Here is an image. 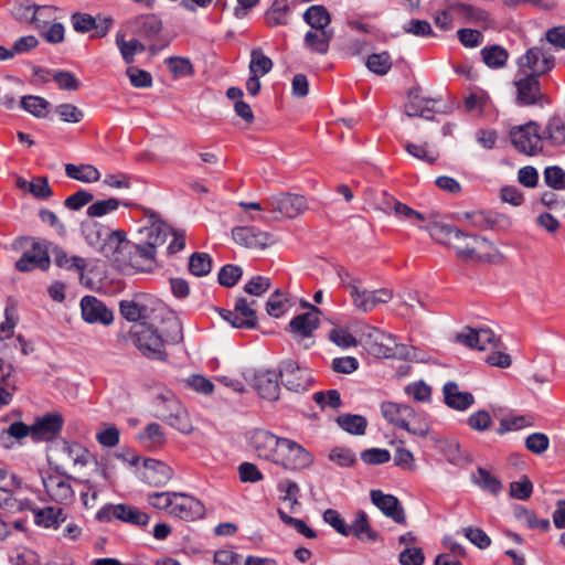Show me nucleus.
Segmentation results:
<instances>
[{
    "mask_svg": "<svg viewBox=\"0 0 565 565\" xmlns=\"http://www.w3.org/2000/svg\"><path fill=\"white\" fill-rule=\"evenodd\" d=\"M451 247L463 262L495 263L501 258L498 248L486 237L462 231L455 236Z\"/></svg>",
    "mask_w": 565,
    "mask_h": 565,
    "instance_id": "obj_1",
    "label": "nucleus"
},
{
    "mask_svg": "<svg viewBox=\"0 0 565 565\" xmlns=\"http://www.w3.org/2000/svg\"><path fill=\"white\" fill-rule=\"evenodd\" d=\"M129 335L145 356L159 361L167 359L162 335L147 322L140 321L132 326Z\"/></svg>",
    "mask_w": 565,
    "mask_h": 565,
    "instance_id": "obj_2",
    "label": "nucleus"
},
{
    "mask_svg": "<svg viewBox=\"0 0 565 565\" xmlns=\"http://www.w3.org/2000/svg\"><path fill=\"white\" fill-rule=\"evenodd\" d=\"M89 452L77 443L70 444L61 439L52 444L49 448L47 460L56 472L65 470V466L72 462L74 466L84 467L88 462Z\"/></svg>",
    "mask_w": 565,
    "mask_h": 565,
    "instance_id": "obj_3",
    "label": "nucleus"
},
{
    "mask_svg": "<svg viewBox=\"0 0 565 565\" xmlns=\"http://www.w3.org/2000/svg\"><path fill=\"white\" fill-rule=\"evenodd\" d=\"M540 125L530 120L523 125L514 126L510 130L511 143L520 152L529 157L537 156L543 151V135L539 134Z\"/></svg>",
    "mask_w": 565,
    "mask_h": 565,
    "instance_id": "obj_4",
    "label": "nucleus"
},
{
    "mask_svg": "<svg viewBox=\"0 0 565 565\" xmlns=\"http://www.w3.org/2000/svg\"><path fill=\"white\" fill-rule=\"evenodd\" d=\"M134 247L135 243L127 239L126 233L117 230L109 234L102 252L117 267L126 268L136 266L132 257Z\"/></svg>",
    "mask_w": 565,
    "mask_h": 565,
    "instance_id": "obj_5",
    "label": "nucleus"
},
{
    "mask_svg": "<svg viewBox=\"0 0 565 565\" xmlns=\"http://www.w3.org/2000/svg\"><path fill=\"white\" fill-rule=\"evenodd\" d=\"M369 337L371 339L369 343V350L373 355L377 358L401 360H408L413 358L411 350L414 349L398 343L396 338L390 333L374 329Z\"/></svg>",
    "mask_w": 565,
    "mask_h": 565,
    "instance_id": "obj_6",
    "label": "nucleus"
},
{
    "mask_svg": "<svg viewBox=\"0 0 565 565\" xmlns=\"http://www.w3.org/2000/svg\"><path fill=\"white\" fill-rule=\"evenodd\" d=\"M273 462L280 465L286 470L296 471L310 467L313 462V457L301 445L291 439L284 438Z\"/></svg>",
    "mask_w": 565,
    "mask_h": 565,
    "instance_id": "obj_7",
    "label": "nucleus"
},
{
    "mask_svg": "<svg viewBox=\"0 0 565 565\" xmlns=\"http://www.w3.org/2000/svg\"><path fill=\"white\" fill-rule=\"evenodd\" d=\"M360 279H352L348 282V289L352 298L353 306L361 312L372 311L377 305L386 303L393 298V291L387 288L376 290L361 289Z\"/></svg>",
    "mask_w": 565,
    "mask_h": 565,
    "instance_id": "obj_8",
    "label": "nucleus"
},
{
    "mask_svg": "<svg viewBox=\"0 0 565 565\" xmlns=\"http://www.w3.org/2000/svg\"><path fill=\"white\" fill-rule=\"evenodd\" d=\"M113 518L141 527L147 526L150 521L147 513L140 511L137 507L124 503L106 504L96 513V519L100 522H109Z\"/></svg>",
    "mask_w": 565,
    "mask_h": 565,
    "instance_id": "obj_9",
    "label": "nucleus"
},
{
    "mask_svg": "<svg viewBox=\"0 0 565 565\" xmlns=\"http://www.w3.org/2000/svg\"><path fill=\"white\" fill-rule=\"evenodd\" d=\"M264 202L271 207V212L287 218H295L308 209L307 199L303 195L289 192L273 194Z\"/></svg>",
    "mask_w": 565,
    "mask_h": 565,
    "instance_id": "obj_10",
    "label": "nucleus"
},
{
    "mask_svg": "<svg viewBox=\"0 0 565 565\" xmlns=\"http://www.w3.org/2000/svg\"><path fill=\"white\" fill-rule=\"evenodd\" d=\"M515 104L520 107H543L550 100L543 94L541 83L535 75H526L514 82Z\"/></svg>",
    "mask_w": 565,
    "mask_h": 565,
    "instance_id": "obj_11",
    "label": "nucleus"
},
{
    "mask_svg": "<svg viewBox=\"0 0 565 565\" xmlns=\"http://www.w3.org/2000/svg\"><path fill=\"white\" fill-rule=\"evenodd\" d=\"M77 479L71 477L65 470H61L56 473H50L42 477V482L45 488L47 495L56 503L67 504L74 500L75 493L70 483V480Z\"/></svg>",
    "mask_w": 565,
    "mask_h": 565,
    "instance_id": "obj_12",
    "label": "nucleus"
},
{
    "mask_svg": "<svg viewBox=\"0 0 565 565\" xmlns=\"http://www.w3.org/2000/svg\"><path fill=\"white\" fill-rule=\"evenodd\" d=\"M49 245L45 241H33L30 249H26L17 260L15 268L26 273L35 268L46 270L50 267Z\"/></svg>",
    "mask_w": 565,
    "mask_h": 565,
    "instance_id": "obj_13",
    "label": "nucleus"
},
{
    "mask_svg": "<svg viewBox=\"0 0 565 565\" xmlns=\"http://www.w3.org/2000/svg\"><path fill=\"white\" fill-rule=\"evenodd\" d=\"M235 243L249 249H264L276 241L273 234L255 226H237L232 231Z\"/></svg>",
    "mask_w": 565,
    "mask_h": 565,
    "instance_id": "obj_14",
    "label": "nucleus"
},
{
    "mask_svg": "<svg viewBox=\"0 0 565 565\" xmlns=\"http://www.w3.org/2000/svg\"><path fill=\"white\" fill-rule=\"evenodd\" d=\"M173 498L175 500H173L169 514L185 521H193L204 516L205 507L199 499L183 492H173Z\"/></svg>",
    "mask_w": 565,
    "mask_h": 565,
    "instance_id": "obj_15",
    "label": "nucleus"
},
{
    "mask_svg": "<svg viewBox=\"0 0 565 565\" xmlns=\"http://www.w3.org/2000/svg\"><path fill=\"white\" fill-rule=\"evenodd\" d=\"M279 376L287 390L294 392L306 391L310 383V373L301 369L295 361L285 360L280 364Z\"/></svg>",
    "mask_w": 565,
    "mask_h": 565,
    "instance_id": "obj_16",
    "label": "nucleus"
},
{
    "mask_svg": "<svg viewBox=\"0 0 565 565\" xmlns=\"http://www.w3.org/2000/svg\"><path fill=\"white\" fill-rule=\"evenodd\" d=\"M518 64L520 68L531 71L529 75H535V77L550 72L555 65L554 56L539 46L529 49L526 53L519 58Z\"/></svg>",
    "mask_w": 565,
    "mask_h": 565,
    "instance_id": "obj_17",
    "label": "nucleus"
},
{
    "mask_svg": "<svg viewBox=\"0 0 565 565\" xmlns=\"http://www.w3.org/2000/svg\"><path fill=\"white\" fill-rule=\"evenodd\" d=\"M282 439L267 430L254 429L249 435L248 443L259 458L273 462Z\"/></svg>",
    "mask_w": 565,
    "mask_h": 565,
    "instance_id": "obj_18",
    "label": "nucleus"
},
{
    "mask_svg": "<svg viewBox=\"0 0 565 565\" xmlns=\"http://www.w3.org/2000/svg\"><path fill=\"white\" fill-rule=\"evenodd\" d=\"M71 22L74 30L78 33H87L94 31L92 38H104L110 30L113 19L104 18L97 20L88 13L76 12L72 14Z\"/></svg>",
    "mask_w": 565,
    "mask_h": 565,
    "instance_id": "obj_19",
    "label": "nucleus"
},
{
    "mask_svg": "<svg viewBox=\"0 0 565 565\" xmlns=\"http://www.w3.org/2000/svg\"><path fill=\"white\" fill-rule=\"evenodd\" d=\"M303 307L308 308L309 311L298 315L289 322V331L296 339H305L312 334V332L319 327V315L320 309L308 302L303 303Z\"/></svg>",
    "mask_w": 565,
    "mask_h": 565,
    "instance_id": "obj_20",
    "label": "nucleus"
},
{
    "mask_svg": "<svg viewBox=\"0 0 565 565\" xmlns=\"http://www.w3.org/2000/svg\"><path fill=\"white\" fill-rule=\"evenodd\" d=\"M372 503L387 518L399 524L406 522L404 509L399 500L393 494H385L381 490H371Z\"/></svg>",
    "mask_w": 565,
    "mask_h": 565,
    "instance_id": "obj_21",
    "label": "nucleus"
},
{
    "mask_svg": "<svg viewBox=\"0 0 565 565\" xmlns=\"http://www.w3.org/2000/svg\"><path fill=\"white\" fill-rule=\"evenodd\" d=\"M82 317L88 323L110 324L114 320L113 312L103 301L94 296H85L81 300Z\"/></svg>",
    "mask_w": 565,
    "mask_h": 565,
    "instance_id": "obj_22",
    "label": "nucleus"
},
{
    "mask_svg": "<svg viewBox=\"0 0 565 565\" xmlns=\"http://www.w3.org/2000/svg\"><path fill=\"white\" fill-rule=\"evenodd\" d=\"M150 224L140 230V235L148 244L156 249L166 244L168 237L172 234V228L161 221L157 213L147 211Z\"/></svg>",
    "mask_w": 565,
    "mask_h": 565,
    "instance_id": "obj_23",
    "label": "nucleus"
},
{
    "mask_svg": "<svg viewBox=\"0 0 565 565\" xmlns=\"http://www.w3.org/2000/svg\"><path fill=\"white\" fill-rule=\"evenodd\" d=\"M276 372L266 370L254 375L253 385L260 397L276 401L279 397V382Z\"/></svg>",
    "mask_w": 565,
    "mask_h": 565,
    "instance_id": "obj_24",
    "label": "nucleus"
},
{
    "mask_svg": "<svg viewBox=\"0 0 565 565\" xmlns=\"http://www.w3.org/2000/svg\"><path fill=\"white\" fill-rule=\"evenodd\" d=\"M63 427V417L57 413L46 414L38 418L32 425V437L34 439L50 440Z\"/></svg>",
    "mask_w": 565,
    "mask_h": 565,
    "instance_id": "obj_25",
    "label": "nucleus"
},
{
    "mask_svg": "<svg viewBox=\"0 0 565 565\" xmlns=\"http://www.w3.org/2000/svg\"><path fill=\"white\" fill-rule=\"evenodd\" d=\"M51 11L50 7H40L29 3H17L12 9V14L21 23H31L35 29L41 30L49 21L40 19L45 12Z\"/></svg>",
    "mask_w": 565,
    "mask_h": 565,
    "instance_id": "obj_26",
    "label": "nucleus"
},
{
    "mask_svg": "<svg viewBox=\"0 0 565 565\" xmlns=\"http://www.w3.org/2000/svg\"><path fill=\"white\" fill-rule=\"evenodd\" d=\"M143 467V479L153 487L164 486L173 475L171 467L154 459H145Z\"/></svg>",
    "mask_w": 565,
    "mask_h": 565,
    "instance_id": "obj_27",
    "label": "nucleus"
},
{
    "mask_svg": "<svg viewBox=\"0 0 565 565\" xmlns=\"http://www.w3.org/2000/svg\"><path fill=\"white\" fill-rule=\"evenodd\" d=\"M445 404L456 411H466L475 402V397L469 392L459 391L456 382L449 381L443 387Z\"/></svg>",
    "mask_w": 565,
    "mask_h": 565,
    "instance_id": "obj_28",
    "label": "nucleus"
},
{
    "mask_svg": "<svg viewBox=\"0 0 565 565\" xmlns=\"http://www.w3.org/2000/svg\"><path fill=\"white\" fill-rule=\"evenodd\" d=\"M381 414L388 423L403 429V427H407L405 419L413 416V407L403 403L383 402Z\"/></svg>",
    "mask_w": 565,
    "mask_h": 565,
    "instance_id": "obj_29",
    "label": "nucleus"
},
{
    "mask_svg": "<svg viewBox=\"0 0 565 565\" xmlns=\"http://www.w3.org/2000/svg\"><path fill=\"white\" fill-rule=\"evenodd\" d=\"M131 32L143 39H152L162 29L161 20L153 15H140L128 22Z\"/></svg>",
    "mask_w": 565,
    "mask_h": 565,
    "instance_id": "obj_30",
    "label": "nucleus"
},
{
    "mask_svg": "<svg viewBox=\"0 0 565 565\" xmlns=\"http://www.w3.org/2000/svg\"><path fill=\"white\" fill-rule=\"evenodd\" d=\"M349 535H353L364 543H374L380 539L377 532L371 527L367 514L363 510L355 513L353 523L349 525Z\"/></svg>",
    "mask_w": 565,
    "mask_h": 565,
    "instance_id": "obj_31",
    "label": "nucleus"
},
{
    "mask_svg": "<svg viewBox=\"0 0 565 565\" xmlns=\"http://www.w3.org/2000/svg\"><path fill=\"white\" fill-rule=\"evenodd\" d=\"M154 416L181 434L189 435L193 431V424L190 419L188 411L183 405L171 414H154Z\"/></svg>",
    "mask_w": 565,
    "mask_h": 565,
    "instance_id": "obj_32",
    "label": "nucleus"
},
{
    "mask_svg": "<svg viewBox=\"0 0 565 565\" xmlns=\"http://www.w3.org/2000/svg\"><path fill=\"white\" fill-rule=\"evenodd\" d=\"M154 416L181 434L189 435L193 431V424L190 419L188 411L183 405L171 414H154Z\"/></svg>",
    "mask_w": 565,
    "mask_h": 565,
    "instance_id": "obj_33",
    "label": "nucleus"
},
{
    "mask_svg": "<svg viewBox=\"0 0 565 565\" xmlns=\"http://www.w3.org/2000/svg\"><path fill=\"white\" fill-rule=\"evenodd\" d=\"M543 139L553 146L565 143V115L555 114L548 118L543 131Z\"/></svg>",
    "mask_w": 565,
    "mask_h": 565,
    "instance_id": "obj_34",
    "label": "nucleus"
},
{
    "mask_svg": "<svg viewBox=\"0 0 565 565\" xmlns=\"http://www.w3.org/2000/svg\"><path fill=\"white\" fill-rule=\"evenodd\" d=\"M333 30L308 31L305 34V44L319 54H326L329 51L330 41L333 38Z\"/></svg>",
    "mask_w": 565,
    "mask_h": 565,
    "instance_id": "obj_35",
    "label": "nucleus"
},
{
    "mask_svg": "<svg viewBox=\"0 0 565 565\" xmlns=\"http://www.w3.org/2000/svg\"><path fill=\"white\" fill-rule=\"evenodd\" d=\"M138 440L149 449L161 448L167 439L161 426L157 423H150L138 434Z\"/></svg>",
    "mask_w": 565,
    "mask_h": 565,
    "instance_id": "obj_36",
    "label": "nucleus"
},
{
    "mask_svg": "<svg viewBox=\"0 0 565 565\" xmlns=\"http://www.w3.org/2000/svg\"><path fill=\"white\" fill-rule=\"evenodd\" d=\"M159 335H162L163 345L166 343H179L183 338L180 320L172 313H168L167 317L162 318Z\"/></svg>",
    "mask_w": 565,
    "mask_h": 565,
    "instance_id": "obj_37",
    "label": "nucleus"
},
{
    "mask_svg": "<svg viewBox=\"0 0 565 565\" xmlns=\"http://www.w3.org/2000/svg\"><path fill=\"white\" fill-rule=\"evenodd\" d=\"M116 45L126 64L130 65L135 61L137 53L143 52L146 46L138 40H125V33L119 31L116 33Z\"/></svg>",
    "mask_w": 565,
    "mask_h": 565,
    "instance_id": "obj_38",
    "label": "nucleus"
},
{
    "mask_svg": "<svg viewBox=\"0 0 565 565\" xmlns=\"http://www.w3.org/2000/svg\"><path fill=\"white\" fill-rule=\"evenodd\" d=\"M65 173L71 179L86 183L97 182L100 178L99 171L92 164L75 166L67 163L65 166Z\"/></svg>",
    "mask_w": 565,
    "mask_h": 565,
    "instance_id": "obj_39",
    "label": "nucleus"
},
{
    "mask_svg": "<svg viewBox=\"0 0 565 565\" xmlns=\"http://www.w3.org/2000/svg\"><path fill=\"white\" fill-rule=\"evenodd\" d=\"M303 20L317 31L329 30L331 17L323 6H311L303 13Z\"/></svg>",
    "mask_w": 565,
    "mask_h": 565,
    "instance_id": "obj_40",
    "label": "nucleus"
},
{
    "mask_svg": "<svg viewBox=\"0 0 565 565\" xmlns=\"http://www.w3.org/2000/svg\"><path fill=\"white\" fill-rule=\"evenodd\" d=\"M335 422L344 431L356 436L364 435L367 427L366 418L356 414L340 415L337 417Z\"/></svg>",
    "mask_w": 565,
    "mask_h": 565,
    "instance_id": "obj_41",
    "label": "nucleus"
},
{
    "mask_svg": "<svg viewBox=\"0 0 565 565\" xmlns=\"http://www.w3.org/2000/svg\"><path fill=\"white\" fill-rule=\"evenodd\" d=\"M427 231L433 239L436 242L451 247L455 236L459 234L460 230L448 224L433 222L428 224Z\"/></svg>",
    "mask_w": 565,
    "mask_h": 565,
    "instance_id": "obj_42",
    "label": "nucleus"
},
{
    "mask_svg": "<svg viewBox=\"0 0 565 565\" xmlns=\"http://www.w3.org/2000/svg\"><path fill=\"white\" fill-rule=\"evenodd\" d=\"M51 255L53 257V262L58 267H64L67 269H75L83 275V271L86 267V262L82 257L72 256L68 257L66 252L58 246H53L51 249Z\"/></svg>",
    "mask_w": 565,
    "mask_h": 565,
    "instance_id": "obj_43",
    "label": "nucleus"
},
{
    "mask_svg": "<svg viewBox=\"0 0 565 565\" xmlns=\"http://www.w3.org/2000/svg\"><path fill=\"white\" fill-rule=\"evenodd\" d=\"M484 64L491 68H501L505 65L509 53L501 45H491L481 50Z\"/></svg>",
    "mask_w": 565,
    "mask_h": 565,
    "instance_id": "obj_44",
    "label": "nucleus"
},
{
    "mask_svg": "<svg viewBox=\"0 0 565 565\" xmlns=\"http://www.w3.org/2000/svg\"><path fill=\"white\" fill-rule=\"evenodd\" d=\"M273 65V61L263 53L262 49L256 47L252 50L248 65L250 74L264 76L271 71Z\"/></svg>",
    "mask_w": 565,
    "mask_h": 565,
    "instance_id": "obj_45",
    "label": "nucleus"
},
{
    "mask_svg": "<svg viewBox=\"0 0 565 565\" xmlns=\"http://www.w3.org/2000/svg\"><path fill=\"white\" fill-rule=\"evenodd\" d=\"M65 516L61 508L49 507L35 513V523L44 527H57Z\"/></svg>",
    "mask_w": 565,
    "mask_h": 565,
    "instance_id": "obj_46",
    "label": "nucleus"
},
{
    "mask_svg": "<svg viewBox=\"0 0 565 565\" xmlns=\"http://www.w3.org/2000/svg\"><path fill=\"white\" fill-rule=\"evenodd\" d=\"M472 481L482 490L488 491L494 495H497L502 490L501 481L481 467L478 468L477 475H472Z\"/></svg>",
    "mask_w": 565,
    "mask_h": 565,
    "instance_id": "obj_47",
    "label": "nucleus"
},
{
    "mask_svg": "<svg viewBox=\"0 0 565 565\" xmlns=\"http://www.w3.org/2000/svg\"><path fill=\"white\" fill-rule=\"evenodd\" d=\"M21 107L38 118L46 117L50 103L40 96L28 95L21 98Z\"/></svg>",
    "mask_w": 565,
    "mask_h": 565,
    "instance_id": "obj_48",
    "label": "nucleus"
},
{
    "mask_svg": "<svg viewBox=\"0 0 565 565\" xmlns=\"http://www.w3.org/2000/svg\"><path fill=\"white\" fill-rule=\"evenodd\" d=\"M189 270L196 277H203L212 270V258L206 253H193L189 259Z\"/></svg>",
    "mask_w": 565,
    "mask_h": 565,
    "instance_id": "obj_49",
    "label": "nucleus"
},
{
    "mask_svg": "<svg viewBox=\"0 0 565 565\" xmlns=\"http://www.w3.org/2000/svg\"><path fill=\"white\" fill-rule=\"evenodd\" d=\"M256 301L248 302L246 298H237L235 302V310L243 318L246 329H253L257 326V316L253 306Z\"/></svg>",
    "mask_w": 565,
    "mask_h": 565,
    "instance_id": "obj_50",
    "label": "nucleus"
},
{
    "mask_svg": "<svg viewBox=\"0 0 565 565\" xmlns=\"http://www.w3.org/2000/svg\"><path fill=\"white\" fill-rule=\"evenodd\" d=\"M367 68L377 75H385L392 67L391 56L387 52L371 54L366 61Z\"/></svg>",
    "mask_w": 565,
    "mask_h": 565,
    "instance_id": "obj_51",
    "label": "nucleus"
},
{
    "mask_svg": "<svg viewBox=\"0 0 565 565\" xmlns=\"http://www.w3.org/2000/svg\"><path fill=\"white\" fill-rule=\"evenodd\" d=\"M120 205V201L116 198L99 200L94 202L87 207V215L89 217H102L115 210Z\"/></svg>",
    "mask_w": 565,
    "mask_h": 565,
    "instance_id": "obj_52",
    "label": "nucleus"
},
{
    "mask_svg": "<svg viewBox=\"0 0 565 565\" xmlns=\"http://www.w3.org/2000/svg\"><path fill=\"white\" fill-rule=\"evenodd\" d=\"M288 6L285 4V1L275 0L267 11L266 17L269 25H285L288 22L287 13Z\"/></svg>",
    "mask_w": 565,
    "mask_h": 565,
    "instance_id": "obj_53",
    "label": "nucleus"
},
{
    "mask_svg": "<svg viewBox=\"0 0 565 565\" xmlns=\"http://www.w3.org/2000/svg\"><path fill=\"white\" fill-rule=\"evenodd\" d=\"M120 315L128 321L138 322L146 319L145 307L134 300H121L119 302Z\"/></svg>",
    "mask_w": 565,
    "mask_h": 565,
    "instance_id": "obj_54",
    "label": "nucleus"
},
{
    "mask_svg": "<svg viewBox=\"0 0 565 565\" xmlns=\"http://www.w3.org/2000/svg\"><path fill=\"white\" fill-rule=\"evenodd\" d=\"M313 401L322 409L326 407L338 409L342 405L341 396L338 390L317 392L313 394Z\"/></svg>",
    "mask_w": 565,
    "mask_h": 565,
    "instance_id": "obj_55",
    "label": "nucleus"
},
{
    "mask_svg": "<svg viewBox=\"0 0 565 565\" xmlns=\"http://www.w3.org/2000/svg\"><path fill=\"white\" fill-rule=\"evenodd\" d=\"M166 62L175 77L191 76L194 73L193 65L186 57L171 56Z\"/></svg>",
    "mask_w": 565,
    "mask_h": 565,
    "instance_id": "obj_56",
    "label": "nucleus"
},
{
    "mask_svg": "<svg viewBox=\"0 0 565 565\" xmlns=\"http://www.w3.org/2000/svg\"><path fill=\"white\" fill-rule=\"evenodd\" d=\"M277 513H278L280 520L285 524L294 527L298 533H300L305 537H307V539H315V537H317V533L311 527H309L305 521L288 515L281 509H278Z\"/></svg>",
    "mask_w": 565,
    "mask_h": 565,
    "instance_id": "obj_57",
    "label": "nucleus"
},
{
    "mask_svg": "<svg viewBox=\"0 0 565 565\" xmlns=\"http://www.w3.org/2000/svg\"><path fill=\"white\" fill-rule=\"evenodd\" d=\"M328 457L331 461L343 468L352 467L356 462L355 454L345 447L332 448Z\"/></svg>",
    "mask_w": 565,
    "mask_h": 565,
    "instance_id": "obj_58",
    "label": "nucleus"
},
{
    "mask_svg": "<svg viewBox=\"0 0 565 565\" xmlns=\"http://www.w3.org/2000/svg\"><path fill=\"white\" fill-rule=\"evenodd\" d=\"M243 275V270L237 265H225L221 268L217 280L224 287H233Z\"/></svg>",
    "mask_w": 565,
    "mask_h": 565,
    "instance_id": "obj_59",
    "label": "nucleus"
},
{
    "mask_svg": "<svg viewBox=\"0 0 565 565\" xmlns=\"http://www.w3.org/2000/svg\"><path fill=\"white\" fill-rule=\"evenodd\" d=\"M404 391L408 396H412L413 399L416 402H429L431 397L430 386L422 380L408 384Z\"/></svg>",
    "mask_w": 565,
    "mask_h": 565,
    "instance_id": "obj_60",
    "label": "nucleus"
},
{
    "mask_svg": "<svg viewBox=\"0 0 565 565\" xmlns=\"http://www.w3.org/2000/svg\"><path fill=\"white\" fill-rule=\"evenodd\" d=\"M545 183L554 190L565 189V171L557 166L547 167L544 170Z\"/></svg>",
    "mask_w": 565,
    "mask_h": 565,
    "instance_id": "obj_61",
    "label": "nucleus"
},
{
    "mask_svg": "<svg viewBox=\"0 0 565 565\" xmlns=\"http://www.w3.org/2000/svg\"><path fill=\"white\" fill-rule=\"evenodd\" d=\"M533 491V483L526 477H522L519 481L510 483V495L518 500H527Z\"/></svg>",
    "mask_w": 565,
    "mask_h": 565,
    "instance_id": "obj_62",
    "label": "nucleus"
},
{
    "mask_svg": "<svg viewBox=\"0 0 565 565\" xmlns=\"http://www.w3.org/2000/svg\"><path fill=\"white\" fill-rule=\"evenodd\" d=\"M55 113L65 122L77 124L84 118V113L73 104H61L55 107Z\"/></svg>",
    "mask_w": 565,
    "mask_h": 565,
    "instance_id": "obj_63",
    "label": "nucleus"
},
{
    "mask_svg": "<svg viewBox=\"0 0 565 565\" xmlns=\"http://www.w3.org/2000/svg\"><path fill=\"white\" fill-rule=\"evenodd\" d=\"M401 565H423L424 552L420 547H406L398 555Z\"/></svg>",
    "mask_w": 565,
    "mask_h": 565,
    "instance_id": "obj_64",
    "label": "nucleus"
}]
</instances>
